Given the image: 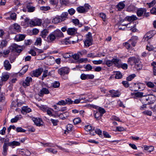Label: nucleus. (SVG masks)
<instances>
[{"mask_svg": "<svg viewBox=\"0 0 156 156\" xmlns=\"http://www.w3.org/2000/svg\"><path fill=\"white\" fill-rule=\"evenodd\" d=\"M51 4L53 5H56L58 3V0H49Z\"/></svg>", "mask_w": 156, "mask_h": 156, "instance_id": "obj_48", "label": "nucleus"}, {"mask_svg": "<svg viewBox=\"0 0 156 156\" xmlns=\"http://www.w3.org/2000/svg\"><path fill=\"white\" fill-rule=\"evenodd\" d=\"M98 112H100V114L103 115L105 112V110L99 107L98 108Z\"/></svg>", "mask_w": 156, "mask_h": 156, "instance_id": "obj_53", "label": "nucleus"}, {"mask_svg": "<svg viewBox=\"0 0 156 156\" xmlns=\"http://www.w3.org/2000/svg\"><path fill=\"white\" fill-rule=\"evenodd\" d=\"M103 61L101 60H94L93 61V63L95 65L100 64L102 63Z\"/></svg>", "mask_w": 156, "mask_h": 156, "instance_id": "obj_62", "label": "nucleus"}, {"mask_svg": "<svg viewBox=\"0 0 156 156\" xmlns=\"http://www.w3.org/2000/svg\"><path fill=\"white\" fill-rule=\"evenodd\" d=\"M16 130L18 132H25L26 130L22 128L21 127H18L16 128Z\"/></svg>", "mask_w": 156, "mask_h": 156, "instance_id": "obj_57", "label": "nucleus"}, {"mask_svg": "<svg viewBox=\"0 0 156 156\" xmlns=\"http://www.w3.org/2000/svg\"><path fill=\"white\" fill-rule=\"evenodd\" d=\"M46 151L48 152L54 154H56L57 152V151L51 148H47L46 149Z\"/></svg>", "mask_w": 156, "mask_h": 156, "instance_id": "obj_34", "label": "nucleus"}, {"mask_svg": "<svg viewBox=\"0 0 156 156\" xmlns=\"http://www.w3.org/2000/svg\"><path fill=\"white\" fill-rule=\"evenodd\" d=\"M65 101V102L66 105V104L69 105L70 104H72L73 103V101L71 100L69 98H67V99H66Z\"/></svg>", "mask_w": 156, "mask_h": 156, "instance_id": "obj_59", "label": "nucleus"}, {"mask_svg": "<svg viewBox=\"0 0 156 156\" xmlns=\"http://www.w3.org/2000/svg\"><path fill=\"white\" fill-rule=\"evenodd\" d=\"M8 43V42L6 40H3L2 41L0 44V48H3L6 47Z\"/></svg>", "mask_w": 156, "mask_h": 156, "instance_id": "obj_29", "label": "nucleus"}, {"mask_svg": "<svg viewBox=\"0 0 156 156\" xmlns=\"http://www.w3.org/2000/svg\"><path fill=\"white\" fill-rule=\"evenodd\" d=\"M48 31L47 29H44L41 31V36L43 38H45L48 34Z\"/></svg>", "mask_w": 156, "mask_h": 156, "instance_id": "obj_26", "label": "nucleus"}, {"mask_svg": "<svg viewBox=\"0 0 156 156\" xmlns=\"http://www.w3.org/2000/svg\"><path fill=\"white\" fill-rule=\"evenodd\" d=\"M92 34L90 32H88L87 35L86 39L84 41V45L87 47H89L92 44Z\"/></svg>", "mask_w": 156, "mask_h": 156, "instance_id": "obj_1", "label": "nucleus"}, {"mask_svg": "<svg viewBox=\"0 0 156 156\" xmlns=\"http://www.w3.org/2000/svg\"><path fill=\"white\" fill-rule=\"evenodd\" d=\"M149 101L147 102V104L150 105L154 103L156 100V97L153 94L149 95Z\"/></svg>", "mask_w": 156, "mask_h": 156, "instance_id": "obj_13", "label": "nucleus"}, {"mask_svg": "<svg viewBox=\"0 0 156 156\" xmlns=\"http://www.w3.org/2000/svg\"><path fill=\"white\" fill-rule=\"evenodd\" d=\"M90 6L87 4H85L83 6H79L77 8V11L80 13H85L88 11L90 9Z\"/></svg>", "mask_w": 156, "mask_h": 156, "instance_id": "obj_3", "label": "nucleus"}, {"mask_svg": "<svg viewBox=\"0 0 156 156\" xmlns=\"http://www.w3.org/2000/svg\"><path fill=\"white\" fill-rule=\"evenodd\" d=\"M72 22L76 25H78L79 27H80L82 26V25L79 23V21L77 19L73 20Z\"/></svg>", "mask_w": 156, "mask_h": 156, "instance_id": "obj_38", "label": "nucleus"}, {"mask_svg": "<svg viewBox=\"0 0 156 156\" xmlns=\"http://www.w3.org/2000/svg\"><path fill=\"white\" fill-rule=\"evenodd\" d=\"M9 76L8 75H5L2 77V80L3 81H6L9 78Z\"/></svg>", "mask_w": 156, "mask_h": 156, "instance_id": "obj_51", "label": "nucleus"}, {"mask_svg": "<svg viewBox=\"0 0 156 156\" xmlns=\"http://www.w3.org/2000/svg\"><path fill=\"white\" fill-rule=\"evenodd\" d=\"M49 93V91L48 89L45 88H43L39 93V95L41 97H42L44 94H47Z\"/></svg>", "mask_w": 156, "mask_h": 156, "instance_id": "obj_12", "label": "nucleus"}, {"mask_svg": "<svg viewBox=\"0 0 156 156\" xmlns=\"http://www.w3.org/2000/svg\"><path fill=\"white\" fill-rule=\"evenodd\" d=\"M120 66V68L121 67L124 69H126L128 68V65L126 63L122 64L121 62Z\"/></svg>", "mask_w": 156, "mask_h": 156, "instance_id": "obj_47", "label": "nucleus"}, {"mask_svg": "<svg viewBox=\"0 0 156 156\" xmlns=\"http://www.w3.org/2000/svg\"><path fill=\"white\" fill-rule=\"evenodd\" d=\"M61 20L60 17H58L53 19L52 20V22L55 24L57 23L62 22Z\"/></svg>", "mask_w": 156, "mask_h": 156, "instance_id": "obj_30", "label": "nucleus"}, {"mask_svg": "<svg viewBox=\"0 0 156 156\" xmlns=\"http://www.w3.org/2000/svg\"><path fill=\"white\" fill-rule=\"evenodd\" d=\"M25 36L23 34H18L16 35L15 37V39L17 41H22L25 38Z\"/></svg>", "mask_w": 156, "mask_h": 156, "instance_id": "obj_17", "label": "nucleus"}, {"mask_svg": "<svg viewBox=\"0 0 156 156\" xmlns=\"http://www.w3.org/2000/svg\"><path fill=\"white\" fill-rule=\"evenodd\" d=\"M143 114L149 116H151L152 115V112L150 111H145L143 112Z\"/></svg>", "mask_w": 156, "mask_h": 156, "instance_id": "obj_56", "label": "nucleus"}, {"mask_svg": "<svg viewBox=\"0 0 156 156\" xmlns=\"http://www.w3.org/2000/svg\"><path fill=\"white\" fill-rule=\"evenodd\" d=\"M144 149L145 150H147L149 152L153 151L154 149V147L152 146H149L145 145L144 146Z\"/></svg>", "mask_w": 156, "mask_h": 156, "instance_id": "obj_31", "label": "nucleus"}, {"mask_svg": "<svg viewBox=\"0 0 156 156\" xmlns=\"http://www.w3.org/2000/svg\"><path fill=\"white\" fill-rule=\"evenodd\" d=\"M43 76H42V80H43L47 76V73H48V70H45L44 71H43Z\"/></svg>", "mask_w": 156, "mask_h": 156, "instance_id": "obj_63", "label": "nucleus"}, {"mask_svg": "<svg viewBox=\"0 0 156 156\" xmlns=\"http://www.w3.org/2000/svg\"><path fill=\"white\" fill-rule=\"evenodd\" d=\"M53 33L57 39L62 38L64 37L63 34L59 30H56L53 31Z\"/></svg>", "mask_w": 156, "mask_h": 156, "instance_id": "obj_9", "label": "nucleus"}, {"mask_svg": "<svg viewBox=\"0 0 156 156\" xmlns=\"http://www.w3.org/2000/svg\"><path fill=\"white\" fill-rule=\"evenodd\" d=\"M56 105H66L65 101L64 100L59 101L56 103Z\"/></svg>", "mask_w": 156, "mask_h": 156, "instance_id": "obj_55", "label": "nucleus"}, {"mask_svg": "<svg viewBox=\"0 0 156 156\" xmlns=\"http://www.w3.org/2000/svg\"><path fill=\"white\" fill-rule=\"evenodd\" d=\"M11 47L12 50L15 51L18 53L20 52L23 50L22 46L18 45L16 44H13Z\"/></svg>", "mask_w": 156, "mask_h": 156, "instance_id": "obj_6", "label": "nucleus"}, {"mask_svg": "<svg viewBox=\"0 0 156 156\" xmlns=\"http://www.w3.org/2000/svg\"><path fill=\"white\" fill-rule=\"evenodd\" d=\"M32 79L30 77H27L23 82L22 85L23 87L26 88L30 85V83L32 81Z\"/></svg>", "mask_w": 156, "mask_h": 156, "instance_id": "obj_7", "label": "nucleus"}, {"mask_svg": "<svg viewBox=\"0 0 156 156\" xmlns=\"http://www.w3.org/2000/svg\"><path fill=\"white\" fill-rule=\"evenodd\" d=\"M4 66L6 70H9L11 69V66L8 60H5L4 62Z\"/></svg>", "mask_w": 156, "mask_h": 156, "instance_id": "obj_19", "label": "nucleus"}, {"mask_svg": "<svg viewBox=\"0 0 156 156\" xmlns=\"http://www.w3.org/2000/svg\"><path fill=\"white\" fill-rule=\"evenodd\" d=\"M69 114L67 112H64L62 114H60L58 115V117L62 119H66L68 116Z\"/></svg>", "mask_w": 156, "mask_h": 156, "instance_id": "obj_25", "label": "nucleus"}, {"mask_svg": "<svg viewBox=\"0 0 156 156\" xmlns=\"http://www.w3.org/2000/svg\"><path fill=\"white\" fill-rule=\"evenodd\" d=\"M81 122V119L79 118H77L74 119L73 122L75 125H76L80 123Z\"/></svg>", "mask_w": 156, "mask_h": 156, "instance_id": "obj_44", "label": "nucleus"}, {"mask_svg": "<svg viewBox=\"0 0 156 156\" xmlns=\"http://www.w3.org/2000/svg\"><path fill=\"white\" fill-rule=\"evenodd\" d=\"M80 53L79 52H78L77 54H74L73 55V57L74 59L76 60H78L79 59L80 56Z\"/></svg>", "mask_w": 156, "mask_h": 156, "instance_id": "obj_50", "label": "nucleus"}, {"mask_svg": "<svg viewBox=\"0 0 156 156\" xmlns=\"http://www.w3.org/2000/svg\"><path fill=\"white\" fill-rule=\"evenodd\" d=\"M41 44V38L38 37L37 39L35 42V45H40Z\"/></svg>", "mask_w": 156, "mask_h": 156, "instance_id": "obj_40", "label": "nucleus"}, {"mask_svg": "<svg viewBox=\"0 0 156 156\" xmlns=\"http://www.w3.org/2000/svg\"><path fill=\"white\" fill-rule=\"evenodd\" d=\"M112 64L118 68H120V64L121 62V60L117 58H113L112 59Z\"/></svg>", "mask_w": 156, "mask_h": 156, "instance_id": "obj_15", "label": "nucleus"}, {"mask_svg": "<svg viewBox=\"0 0 156 156\" xmlns=\"http://www.w3.org/2000/svg\"><path fill=\"white\" fill-rule=\"evenodd\" d=\"M19 119V116L17 115L14 118H12L11 120V122L12 123H14L16 122Z\"/></svg>", "mask_w": 156, "mask_h": 156, "instance_id": "obj_49", "label": "nucleus"}, {"mask_svg": "<svg viewBox=\"0 0 156 156\" xmlns=\"http://www.w3.org/2000/svg\"><path fill=\"white\" fill-rule=\"evenodd\" d=\"M73 127V125L71 124H68L66 126V130H65L64 133L67 134L69 132H71L72 129Z\"/></svg>", "mask_w": 156, "mask_h": 156, "instance_id": "obj_24", "label": "nucleus"}, {"mask_svg": "<svg viewBox=\"0 0 156 156\" xmlns=\"http://www.w3.org/2000/svg\"><path fill=\"white\" fill-rule=\"evenodd\" d=\"M39 108L43 111H46L48 108L45 105H41L39 107Z\"/></svg>", "mask_w": 156, "mask_h": 156, "instance_id": "obj_54", "label": "nucleus"}, {"mask_svg": "<svg viewBox=\"0 0 156 156\" xmlns=\"http://www.w3.org/2000/svg\"><path fill=\"white\" fill-rule=\"evenodd\" d=\"M50 9V8L49 6H41L40 7V9L43 11H46L49 10Z\"/></svg>", "mask_w": 156, "mask_h": 156, "instance_id": "obj_52", "label": "nucleus"}, {"mask_svg": "<svg viewBox=\"0 0 156 156\" xmlns=\"http://www.w3.org/2000/svg\"><path fill=\"white\" fill-rule=\"evenodd\" d=\"M33 120L37 126H40L41 125V122H42L41 119L39 118H33Z\"/></svg>", "mask_w": 156, "mask_h": 156, "instance_id": "obj_18", "label": "nucleus"}, {"mask_svg": "<svg viewBox=\"0 0 156 156\" xmlns=\"http://www.w3.org/2000/svg\"><path fill=\"white\" fill-rule=\"evenodd\" d=\"M99 15L100 17L102 18L103 21H106V16L105 14L103 13H101L99 14Z\"/></svg>", "mask_w": 156, "mask_h": 156, "instance_id": "obj_45", "label": "nucleus"}, {"mask_svg": "<svg viewBox=\"0 0 156 156\" xmlns=\"http://www.w3.org/2000/svg\"><path fill=\"white\" fill-rule=\"evenodd\" d=\"M43 71V69L42 68L38 69L37 70L33 71L32 76L38 77L41 75Z\"/></svg>", "mask_w": 156, "mask_h": 156, "instance_id": "obj_11", "label": "nucleus"}, {"mask_svg": "<svg viewBox=\"0 0 156 156\" xmlns=\"http://www.w3.org/2000/svg\"><path fill=\"white\" fill-rule=\"evenodd\" d=\"M140 62V59L137 57L134 56L131 57L129 58L128 59V63L132 66L135 64L139 63Z\"/></svg>", "mask_w": 156, "mask_h": 156, "instance_id": "obj_2", "label": "nucleus"}, {"mask_svg": "<svg viewBox=\"0 0 156 156\" xmlns=\"http://www.w3.org/2000/svg\"><path fill=\"white\" fill-rule=\"evenodd\" d=\"M118 10L121 11L125 7V5L122 2H119L116 5Z\"/></svg>", "mask_w": 156, "mask_h": 156, "instance_id": "obj_22", "label": "nucleus"}, {"mask_svg": "<svg viewBox=\"0 0 156 156\" xmlns=\"http://www.w3.org/2000/svg\"><path fill=\"white\" fill-rule=\"evenodd\" d=\"M77 29L73 28H69L67 30V33L69 35H73L77 33Z\"/></svg>", "mask_w": 156, "mask_h": 156, "instance_id": "obj_14", "label": "nucleus"}, {"mask_svg": "<svg viewBox=\"0 0 156 156\" xmlns=\"http://www.w3.org/2000/svg\"><path fill=\"white\" fill-rule=\"evenodd\" d=\"M144 93L141 92H137L134 93V95L136 97L141 98L143 96Z\"/></svg>", "mask_w": 156, "mask_h": 156, "instance_id": "obj_46", "label": "nucleus"}, {"mask_svg": "<svg viewBox=\"0 0 156 156\" xmlns=\"http://www.w3.org/2000/svg\"><path fill=\"white\" fill-rule=\"evenodd\" d=\"M85 129L86 131H91L92 129V127L90 125H87L85 126Z\"/></svg>", "mask_w": 156, "mask_h": 156, "instance_id": "obj_58", "label": "nucleus"}, {"mask_svg": "<svg viewBox=\"0 0 156 156\" xmlns=\"http://www.w3.org/2000/svg\"><path fill=\"white\" fill-rule=\"evenodd\" d=\"M131 42V40H129L127 42H126L124 43L123 45L127 49H128L130 47V43Z\"/></svg>", "mask_w": 156, "mask_h": 156, "instance_id": "obj_35", "label": "nucleus"}, {"mask_svg": "<svg viewBox=\"0 0 156 156\" xmlns=\"http://www.w3.org/2000/svg\"><path fill=\"white\" fill-rule=\"evenodd\" d=\"M16 14L15 13H13L10 15V17L11 19L13 20H15L16 19Z\"/></svg>", "mask_w": 156, "mask_h": 156, "instance_id": "obj_61", "label": "nucleus"}, {"mask_svg": "<svg viewBox=\"0 0 156 156\" xmlns=\"http://www.w3.org/2000/svg\"><path fill=\"white\" fill-rule=\"evenodd\" d=\"M22 111L26 112L29 113L31 111V109L27 107L24 106L22 108Z\"/></svg>", "mask_w": 156, "mask_h": 156, "instance_id": "obj_37", "label": "nucleus"}, {"mask_svg": "<svg viewBox=\"0 0 156 156\" xmlns=\"http://www.w3.org/2000/svg\"><path fill=\"white\" fill-rule=\"evenodd\" d=\"M94 115L95 118L96 119V120H98L101 119V117L102 115L100 114V113L98 112H96L94 114Z\"/></svg>", "mask_w": 156, "mask_h": 156, "instance_id": "obj_28", "label": "nucleus"}, {"mask_svg": "<svg viewBox=\"0 0 156 156\" xmlns=\"http://www.w3.org/2000/svg\"><path fill=\"white\" fill-rule=\"evenodd\" d=\"M109 92L111 94V96L112 97H119L120 95L118 92L115 91L114 90H111Z\"/></svg>", "mask_w": 156, "mask_h": 156, "instance_id": "obj_21", "label": "nucleus"}, {"mask_svg": "<svg viewBox=\"0 0 156 156\" xmlns=\"http://www.w3.org/2000/svg\"><path fill=\"white\" fill-rule=\"evenodd\" d=\"M11 30H15L18 31L20 30V26L19 25L16 23L14 24L11 27Z\"/></svg>", "mask_w": 156, "mask_h": 156, "instance_id": "obj_23", "label": "nucleus"}, {"mask_svg": "<svg viewBox=\"0 0 156 156\" xmlns=\"http://www.w3.org/2000/svg\"><path fill=\"white\" fill-rule=\"evenodd\" d=\"M133 87L135 89L134 90L135 91L143 90L144 88V85L143 83H138L137 84L135 83Z\"/></svg>", "mask_w": 156, "mask_h": 156, "instance_id": "obj_8", "label": "nucleus"}, {"mask_svg": "<svg viewBox=\"0 0 156 156\" xmlns=\"http://www.w3.org/2000/svg\"><path fill=\"white\" fill-rule=\"evenodd\" d=\"M28 11L30 12H33L35 10V8L32 6H28L27 7Z\"/></svg>", "mask_w": 156, "mask_h": 156, "instance_id": "obj_60", "label": "nucleus"}, {"mask_svg": "<svg viewBox=\"0 0 156 156\" xmlns=\"http://www.w3.org/2000/svg\"><path fill=\"white\" fill-rule=\"evenodd\" d=\"M52 86L55 88L58 87L60 86V83L58 81H56L54 82L52 84Z\"/></svg>", "mask_w": 156, "mask_h": 156, "instance_id": "obj_43", "label": "nucleus"}, {"mask_svg": "<svg viewBox=\"0 0 156 156\" xmlns=\"http://www.w3.org/2000/svg\"><path fill=\"white\" fill-rule=\"evenodd\" d=\"M136 76L135 74H133L129 76L126 78L127 80L130 81Z\"/></svg>", "mask_w": 156, "mask_h": 156, "instance_id": "obj_42", "label": "nucleus"}, {"mask_svg": "<svg viewBox=\"0 0 156 156\" xmlns=\"http://www.w3.org/2000/svg\"><path fill=\"white\" fill-rule=\"evenodd\" d=\"M53 111V110L52 109L48 108V109L47 110L46 112H47V114H48L50 116H55L54 115L52 114V112L51 111Z\"/></svg>", "mask_w": 156, "mask_h": 156, "instance_id": "obj_36", "label": "nucleus"}, {"mask_svg": "<svg viewBox=\"0 0 156 156\" xmlns=\"http://www.w3.org/2000/svg\"><path fill=\"white\" fill-rule=\"evenodd\" d=\"M146 10L144 8H140L138 9L137 11V15L139 17H140L144 14V13H145L146 12Z\"/></svg>", "mask_w": 156, "mask_h": 156, "instance_id": "obj_16", "label": "nucleus"}, {"mask_svg": "<svg viewBox=\"0 0 156 156\" xmlns=\"http://www.w3.org/2000/svg\"><path fill=\"white\" fill-rule=\"evenodd\" d=\"M122 75L120 72H117L115 74V78L117 79H120L122 78Z\"/></svg>", "mask_w": 156, "mask_h": 156, "instance_id": "obj_39", "label": "nucleus"}, {"mask_svg": "<svg viewBox=\"0 0 156 156\" xmlns=\"http://www.w3.org/2000/svg\"><path fill=\"white\" fill-rule=\"evenodd\" d=\"M8 144L9 146L14 145L16 146H18L20 145V142H18L14 141L12 142H9V143H8Z\"/></svg>", "mask_w": 156, "mask_h": 156, "instance_id": "obj_32", "label": "nucleus"}, {"mask_svg": "<svg viewBox=\"0 0 156 156\" xmlns=\"http://www.w3.org/2000/svg\"><path fill=\"white\" fill-rule=\"evenodd\" d=\"M68 14L67 12H63L61 14L60 16V17L61 20V21H63L66 20L68 18L67 16Z\"/></svg>", "mask_w": 156, "mask_h": 156, "instance_id": "obj_20", "label": "nucleus"}, {"mask_svg": "<svg viewBox=\"0 0 156 156\" xmlns=\"http://www.w3.org/2000/svg\"><path fill=\"white\" fill-rule=\"evenodd\" d=\"M68 12L71 15H72L75 13V10L74 9L71 8L68 10Z\"/></svg>", "mask_w": 156, "mask_h": 156, "instance_id": "obj_64", "label": "nucleus"}, {"mask_svg": "<svg viewBox=\"0 0 156 156\" xmlns=\"http://www.w3.org/2000/svg\"><path fill=\"white\" fill-rule=\"evenodd\" d=\"M145 84L149 87L150 88H153L154 87V85L151 82H145Z\"/></svg>", "mask_w": 156, "mask_h": 156, "instance_id": "obj_41", "label": "nucleus"}, {"mask_svg": "<svg viewBox=\"0 0 156 156\" xmlns=\"http://www.w3.org/2000/svg\"><path fill=\"white\" fill-rule=\"evenodd\" d=\"M134 65L135 68L137 70H140L142 68V65L139 62L135 64Z\"/></svg>", "mask_w": 156, "mask_h": 156, "instance_id": "obj_33", "label": "nucleus"}, {"mask_svg": "<svg viewBox=\"0 0 156 156\" xmlns=\"http://www.w3.org/2000/svg\"><path fill=\"white\" fill-rule=\"evenodd\" d=\"M41 23V20L38 19H36L34 20H31L29 22V24L30 26L31 27L34 26H40Z\"/></svg>", "mask_w": 156, "mask_h": 156, "instance_id": "obj_4", "label": "nucleus"}, {"mask_svg": "<svg viewBox=\"0 0 156 156\" xmlns=\"http://www.w3.org/2000/svg\"><path fill=\"white\" fill-rule=\"evenodd\" d=\"M69 72V69L66 67H62L58 70V73L62 76H64L66 74H67Z\"/></svg>", "mask_w": 156, "mask_h": 156, "instance_id": "obj_5", "label": "nucleus"}, {"mask_svg": "<svg viewBox=\"0 0 156 156\" xmlns=\"http://www.w3.org/2000/svg\"><path fill=\"white\" fill-rule=\"evenodd\" d=\"M56 38L53 34V32L51 33L47 37V41L48 43L53 42Z\"/></svg>", "mask_w": 156, "mask_h": 156, "instance_id": "obj_10", "label": "nucleus"}, {"mask_svg": "<svg viewBox=\"0 0 156 156\" xmlns=\"http://www.w3.org/2000/svg\"><path fill=\"white\" fill-rule=\"evenodd\" d=\"M28 68V66L27 65H26L24 66L22 69L20 71V73L22 75L24 74L27 70Z\"/></svg>", "mask_w": 156, "mask_h": 156, "instance_id": "obj_27", "label": "nucleus"}]
</instances>
